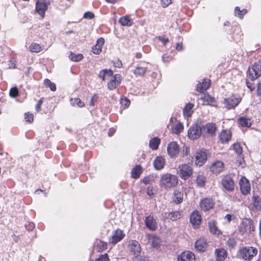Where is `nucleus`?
Wrapping results in <instances>:
<instances>
[{"mask_svg":"<svg viewBox=\"0 0 261 261\" xmlns=\"http://www.w3.org/2000/svg\"><path fill=\"white\" fill-rule=\"evenodd\" d=\"M177 176L169 173L162 175L160 180V185L165 188L174 187L177 185Z\"/></svg>","mask_w":261,"mask_h":261,"instance_id":"obj_1","label":"nucleus"},{"mask_svg":"<svg viewBox=\"0 0 261 261\" xmlns=\"http://www.w3.org/2000/svg\"><path fill=\"white\" fill-rule=\"evenodd\" d=\"M257 253V249L252 247H243L239 250L240 257L245 260H251Z\"/></svg>","mask_w":261,"mask_h":261,"instance_id":"obj_2","label":"nucleus"},{"mask_svg":"<svg viewBox=\"0 0 261 261\" xmlns=\"http://www.w3.org/2000/svg\"><path fill=\"white\" fill-rule=\"evenodd\" d=\"M221 184L223 189L228 192H232L234 190L235 184L230 174L223 176Z\"/></svg>","mask_w":261,"mask_h":261,"instance_id":"obj_3","label":"nucleus"},{"mask_svg":"<svg viewBox=\"0 0 261 261\" xmlns=\"http://www.w3.org/2000/svg\"><path fill=\"white\" fill-rule=\"evenodd\" d=\"M179 176L183 179H187L193 174V169L188 164L179 165L177 169Z\"/></svg>","mask_w":261,"mask_h":261,"instance_id":"obj_4","label":"nucleus"},{"mask_svg":"<svg viewBox=\"0 0 261 261\" xmlns=\"http://www.w3.org/2000/svg\"><path fill=\"white\" fill-rule=\"evenodd\" d=\"M261 74V65L258 63H255L251 68L248 70V78L253 81L259 77Z\"/></svg>","mask_w":261,"mask_h":261,"instance_id":"obj_5","label":"nucleus"},{"mask_svg":"<svg viewBox=\"0 0 261 261\" xmlns=\"http://www.w3.org/2000/svg\"><path fill=\"white\" fill-rule=\"evenodd\" d=\"M241 101V98L240 96L232 95L227 98H225L223 101L224 107L227 109L234 108L237 106Z\"/></svg>","mask_w":261,"mask_h":261,"instance_id":"obj_6","label":"nucleus"},{"mask_svg":"<svg viewBox=\"0 0 261 261\" xmlns=\"http://www.w3.org/2000/svg\"><path fill=\"white\" fill-rule=\"evenodd\" d=\"M202 131V128H201L197 124H194L188 130V137L192 140L197 139L201 135Z\"/></svg>","mask_w":261,"mask_h":261,"instance_id":"obj_7","label":"nucleus"},{"mask_svg":"<svg viewBox=\"0 0 261 261\" xmlns=\"http://www.w3.org/2000/svg\"><path fill=\"white\" fill-rule=\"evenodd\" d=\"M49 4V0H37L36 4V10L42 17H44L45 12Z\"/></svg>","mask_w":261,"mask_h":261,"instance_id":"obj_8","label":"nucleus"},{"mask_svg":"<svg viewBox=\"0 0 261 261\" xmlns=\"http://www.w3.org/2000/svg\"><path fill=\"white\" fill-rule=\"evenodd\" d=\"M125 236L123 230L117 229L113 232L112 236L109 238V243L114 245L121 241Z\"/></svg>","mask_w":261,"mask_h":261,"instance_id":"obj_9","label":"nucleus"},{"mask_svg":"<svg viewBox=\"0 0 261 261\" xmlns=\"http://www.w3.org/2000/svg\"><path fill=\"white\" fill-rule=\"evenodd\" d=\"M128 247L131 253H133L135 258L140 256L141 248L139 243L136 240H131L129 242Z\"/></svg>","mask_w":261,"mask_h":261,"instance_id":"obj_10","label":"nucleus"},{"mask_svg":"<svg viewBox=\"0 0 261 261\" xmlns=\"http://www.w3.org/2000/svg\"><path fill=\"white\" fill-rule=\"evenodd\" d=\"M122 77L119 74H116L113 76H111L110 81L108 83V88L110 90L115 89L118 86L121 82Z\"/></svg>","mask_w":261,"mask_h":261,"instance_id":"obj_11","label":"nucleus"},{"mask_svg":"<svg viewBox=\"0 0 261 261\" xmlns=\"http://www.w3.org/2000/svg\"><path fill=\"white\" fill-rule=\"evenodd\" d=\"M179 148L177 143L173 141L168 144L167 146V152L169 155L172 158H175L179 153Z\"/></svg>","mask_w":261,"mask_h":261,"instance_id":"obj_12","label":"nucleus"},{"mask_svg":"<svg viewBox=\"0 0 261 261\" xmlns=\"http://www.w3.org/2000/svg\"><path fill=\"white\" fill-rule=\"evenodd\" d=\"M239 185L240 187V190L243 195L248 194L250 191V185L249 180L243 177L240 180Z\"/></svg>","mask_w":261,"mask_h":261,"instance_id":"obj_13","label":"nucleus"},{"mask_svg":"<svg viewBox=\"0 0 261 261\" xmlns=\"http://www.w3.org/2000/svg\"><path fill=\"white\" fill-rule=\"evenodd\" d=\"M224 163L220 161H216L213 162L210 166V171L214 174L218 175L223 170Z\"/></svg>","mask_w":261,"mask_h":261,"instance_id":"obj_14","label":"nucleus"},{"mask_svg":"<svg viewBox=\"0 0 261 261\" xmlns=\"http://www.w3.org/2000/svg\"><path fill=\"white\" fill-rule=\"evenodd\" d=\"M207 154L202 150L197 151L195 154V163L197 166H201L207 160Z\"/></svg>","mask_w":261,"mask_h":261,"instance_id":"obj_15","label":"nucleus"},{"mask_svg":"<svg viewBox=\"0 0 261 261\" xmlns=\"http://www.w3.org/2000/svg\"><path fill=\"white\" fill-rule=\"evenodd\" d=\"M214 204L215 203L212 199L206 198L201 201L200 202V207L201 210L205 212L213 208Z\"/></svg>","mask_w":261,"mask_h":261,"instance_id":"obj_16","label":"nucleus"},{"mask_svg":"<svg viewBox=\"0 0 261 261\" xmlns=\"http://www.w3.org/2000/svg\"><path fill=\"white\" fill-rule=\"evenodd\" d=\"M201 217L197 211H194L190 216V222L195 228L198 227L201 223Z\"/></svg>","mask_w":261,"mask_h":261,"instance_id":"obj_17","label":"nucleus"},{"mask_svg":"<svg viewBox=\"0 0 261 261\" xmlns=\"http://www.w3.org/2000/svg\"><path fill=\"white\" fill-rule=\"evenodd\" d=\"M145 224L150 230L154 231L157 228V223L152 216L149 215L145 218Z\"/></svg>","mask_w":261,"mask_h":261,"instance_id":"obj_18","label":"nucleus"},{"mask_svg":"<svg viewBox=\"0 0 261 261\" xmlns=\"http://www.w3.org/2000/svg\"><path fill=\"white\" fill-rule=\"evenodd\" d=\"M178 261H195V257L194 253L189 251L183 252L177 257Z\"/></svg>","mask_w":261,"mask_h":261,"instance_id":"obj_19","label":"nucleus"},{"mask_svg":"<svg viewBox=\"0 0 261 261\" xmlns=\"http://www.w3.org/2000/svg\"><path fill=\"white\" fill-rule=\"evenodd\" d=\"M207 244L206 240L201 238L195 243V248L199 252H204L207 248Z\"/></svg>","mask_w":261,"mask_h":261,"instance_id":"obj_20","label":"nucleus"},{"mask_svg":"<svg viewBox=\"0 0 261 261\" xmlns=\"http://www.w3.org/2000/svg\"><path fill=\"white\" fill-rule=\"evenodd\" d=\"M233 149L239 156L237 161L239 162V165H242V163L244 162L243 155L242 154V147L240 143H234L233 145Z\"/></svg>","mask_w":261,"mask_h":261,"instance_id":"obj_21","label":"nucleus"},{"mask_svg":"<svg viewBox=\"0 0 261 261\" xmlns=\"http://www.w3.org/2000/svg\"><path fill=\"white\" fill-rule=\"evenodd\" d=\"M216 261H224L227 255L226 250L223 248L216 249L215 251Z\"/></svg>","mask_w":261,"mask_h":261,"instance_id":"obj_22","label":"nucleus"},{"mask_svg":"<svg viewBox=\"0 0 261 261\" xmlns=\"http://www.w3.org/2000/svg\"><path fill=\"white\" fill-rule=\"evenodd\" d=\"M219 140L222 143L228 142L231 138V133L229 130H223L221 132Z\"/></svg>","mask_w":261,"mask_h":261,"instance_id":"obj_23","label":"nucleus"},{"mask_svg":"<svg viewBox=\"0 0 261 261\" xmlns=\"http://www.w3.org/2000/svg\"><path fill=\"white\" fill-rule=\"evenodd\" d=\"M216 128V124L214 123H207L202 126L203 132L211 136L215 134Z\"/></svg>","mask_w":261,"mask_h":261,"instance_id":"obj_24","label":"nucleus"},{"mask_svg":"<svg viewBox=\"0 0 261 261\" xmlns=\"http://www.w3.org/2000/svg\"><path fill=\"white\" fill-rule=\"evenodd\" d=\"M251 221H242L239 226V231L244 234L245 232H250Z\"/></svg>","mask_w":261,"mask_h":261,"instance_id":"obj_25","label":"nucleus"},{"mask_svg":"<svg viewBox=\"0 0 261 261\" xmlns=\"http://www.w3.org/2000/svg\"><path fill=\"white\" fill-rule=\"evenodd\" d=\"M165 165V159L162 156H157L153 162V166L155 169L161 170Z\"/></svg>","mask_w":261,"mask_h":261,"instance_id":"obj_26","label":"nucleus"},{"mask_svg":"<svg viewBox=\"0 0 261 261\" xmlns=\"http://www.w3.org/2000/svg\"><path fill=\"white\" fill-rule=\"evenodd\" d=\"M210 86V80L208 79L203 80L202 83L199 82L197 86V90L200 92H203L206 90Z\"/></svg>","mask_w":261,"mask_h":261,"instance_id":"obj_27","label":"nucleus"},{"mask_svg":"<svg viewBox=\"0 0 261 261\" xmlns=\"http://www.w3.org/2000/svg\"><path fill=\"white\" fill-rule=\"evenodd\" d=\"M119 22L123 26H131L133 24V20L128 16L121 17L119 19Z\"/></svg>","mask_w":261,"mask_h":261,"instance_id":"obj_28","label":"nucleus"},{"mask_svg":"<svg viewBox=\"0 0 261 261\" xmlns=\"http://www.w3.org/2000/svg\"><path fill=\"white\" fill-rule=\"evenodd\" d=\"M204 105H214L215 103V98L208 94H204L200 98Z\"/></svg>","mask_w":261,"mask_h":261,"instance_id":"obj_29","label":"nucleus"},{"mask_svg":"<svg viewBox=\"0 0 261 261\" xmlns=\"http://www.w3.org/2000/svg\"><path fill=\"white\" fill-rule=\"evenodd\" d=\"M142 172V168L140 165H136L132 170V177L133 178L137 179Z\"/></svg>","mask_w":261,"mask_h":261,"instance_id":"obj_30","label":"nucleus"},{"mask_svg":"<svg viewBox=\"0 0 261 261\" xmlns=\"http://www.w3.org/2000/svg\"><path fill=\"white\" fill-rule=\"evenodd\" d=\"M148 242L151 243L153 247H158L160 243V239L155 236H151L150 234H147L146 236Z\"/></svg>","mask_w":261,"mask_h":261,"instance_id":"obj_31","label":"nucleus"},{"mask_svg":"<svg viewBox=\"0 0 261 261\" xmlns=\"http://www.w3.org/2000/svg\"><path fill=\"white\" fill-rule=\"evenodd\" d=\"M194 105L192 103H189L186 105L183 110V114L185 117H189L191 116L193 111L192 109Z\"/></svg>","mask_w":261,"mask_h":261,"instance_id":"obj_32","label":"nucleus"},{"mask_svg":"<svg viewBox=\"0 0 261 261\" xmlns=\"http://www.w3.org/2000/svg\"><path fill=\"white\" fill-rule=\"evenodd\" d=\"M209 229L211 233L215 234H219V230L218 229L216 223L214 220H211L208 222Z\"/></svg>","mask_w":261,"mask_h":261,"instance_id":"obj_33","label":"nucleus"},{"mask_svg":"<svg viewBox=\"0 0 261 261\" xmlns=\"http://www.w3.org/2000/svg\"><path fill=\"white\" fill-rule=\"evenodd\" d=\"M113 72L111 69H103L99 72V77L104 81L107 75L110 76L113 75Z\"/></svg>","mask_w":261,"mask_h":261,"instance_id":"obj_34","label":"nucleus"},{"mask_svg":"<svg viewBox=\"0 0 261 261\" xmlns=\"http://www.w3.org/2000/svg\"><path fill=\"white\" fill-rule=\"evenodd\" d=\"M160 143V140L158 138H153L150 140L149 147L152 150H156L158 148Z\"/></svg>","mask_w":261,"mask_h":261,"instance_id":"obj_35","label":"nucleus"},{"mask_svg":"<svg viewBox=\"0 0 261 261\" xmlns=\"http://www.w3.org/2000/svg\"><path fill=\"white\" fill-rule=\"evenodd\" d=\"M240 124L243 127H249L251 125V120L246 117H241L239 119Z\"/></svg>","mask_w":261,"mask_h":261,"instance_id":"obj_36","label":"nucleus"},{"mask_svg":"<svg viewBox=\"0 0 261 261\" xmlns=\"http://www.w3.org/2000/svg\"><path fill=\"white\" fill-rule=\"evenodd\" d=\"M252 201L256 209L261 211V198L258 196H254L252 197Z\"/></svg>","mask_w":261,"mask_h":261,"instance_id":"obj_37","label":"nucleus"},{"mask_svg":"<svg viewBox=\"0 0 261 261\" xmlns=\"http://www.w3.org/2000/svg\"><path fill=\"white\" fill-rule=\"evenodd\" d=\"M181 217V213L178 211H172L169 213L168 218L172 221H175Z\"/></svg>","mask_w":261,"mask_h":261,"instance_id":"obj_38","label":"nucleus"},{"mask_svg":"<svg viewBox=\"0 0 261 261\" xmlns=\"http://www.w3.org/2000/svg\"><path fill=\"white\" fill-rule=\"evenodd\" d=\"M184 126L180 122H177L173 128H172L173 132L175 134H179L182 132Z\"/></svg>","mask_w":261,"mask_h":261,"instance_id":"obj_39","label":"nucleus"},{"mask_svg":"<svg viewBox=\"0 0 261 261\" xmlns=\"http://www.w3.org/2000/svg\"><path fill=\"white\" fill-rule=\"evenodd\" d=\"M69 58L71 60L74 62H78L81 61L83 58V56L82 54H74L72 52H70V54L69 55Z\"/></svg>","mask_w":261,"mask_h":261,"instance_id":"obj_40","label":"nucleus"},{"mask_svg":"<svg viewBox=\"0 0 261 261\" xmlns=\"http://www.w3.org/2000/svg\"><path fill=\"white\" fill-rule=\"evenodd\" d=\"M197 186L199 187H203L205 186V177L202 175H199L196 180Z\"/></svg>","mask_w":261,"mask_h":261,"instance_id":"obj_41","label":"nucleus"},{"mask_svg":"<svg viewBox=\"0 0 261 261\" xmlns=\"http://www.w3.org/2000/svg\"><path fill=\"white\" fill-rule=\"evenodd\" d=\"M70 103L72 106H77L79 107L82 108L85 106V103L80 98H75L74 99H71Z\"/></svg>","mask_w":261,"mask_h":261,"instance_id":"obj_42","label":"nucleus"},{"mask_svg":"<svg viewBox=\"0 0 261 261\" xmlns=\"http://www.w3.org/2000/svg\"><path fill=\"white\" fill-rule=\"evenodd\" d=\"M183 199V194L179 191H175L174 200L176 203H180Z\"/></svg>","mask_w":261,"mask_h":261,"instance_id":"obj_43","label":"nucleus"},{"mask_svg":"<svg viewBox=\"0 0 261 261\" xmlns=\"http://www.w3.org/2000/svg\"><path fill=\"white\" fill-rule=\"evenodd\" d=\"M146 71V68L142 67H137L134 71V73L136 75L143 76Z\"/></svg>","mask_w":261,"mask_h":261,"instance_id":"obj_44","label":"nucleus"},{"mask_svg":"<svg viewBox=\"0 0 261 261\" xmlns=\"http://www.w3.org/2000/svg\"><path fill=\"white\" fill-rule=\"evenodd\" d=\"M44 84L46 87H49L51 91H55L56 90V85L52 83L49 80L45 79L44 81Z\"/></svg>","mask_w":261,"mask_h":261,"instance_id":"obj_45","label":"nucleus"},{"mask_svg":"<svg viewBox=\"0 0 261 261\" xmlns=\"http://www.w3.org/2000/svg\"><path fill=\"white\" fill-rule=\"evenodd\" d=\"M30 51L34 53H39L41 50V47L39 44L32 43L30 47Z\"/></svg>","mask_w":261,"mask_h":261,"instance_id":"obj_46","label":"nucleus"},{"mask_svg":"<svg viewBox=\"0 0 261 261\" xmlns=\"http://www.w3.org/2000/svg\"><path fill=\"white\" fill-rule=\"evenodd\" d=\"M234 13L236 15H237L238 17L241 18L243 15L247 13V10L243 9L242 11H241L239 7H236L234 10Z\"/></svg>","mask_w":261,"mask_h":261,"instance_id":"obj_47","label":"nucleus"},{"mask_svg":"<svg viewBox=\"0 0 261 261\" xmlns=\"http://www.w3.org/2000/svg\"><path fill=\"white\" fill-rule=\"evenodd\" d=\"M19 91L17 87H14L12 88L9 92V95L11 97L15 98L18 95Z\"/></svg>","mask_w":261,"mask_h":261,"instance_id":"obj_48","label":"nucleus"},{"mask_svg":"<svg viewBox=\"0 0 261 261\" xmlns=\"http://www.w3.org/2000/svg\"><path fill=\"white\" fill-rule=\"evenodd\" d=\"M252 82L253 81H251L248 78L246 80V82L247 87L250 89L251 91H252L255 88V85Z\"/></svg>","mask_w":261,"mask_h":261,"instance_id":"obj_49","label":"nucleus"},{"mask_svg":"<svg viewBox=\"0 0 261 261\" xmlns=\"http://www.w3.org/2000/svg\"><path fill=\"white\" fill-rule=\"evenodd\" d=\"M97 246L99 247V250H104L107 249L108 244L106 242L99 241L97 242Z\"/></svg>","mask_w":261,"mask_h":261,"instance_id":"obj_50","label":"nucleus"},{"mask_svg":"<svg viewBox=\"0 0 261 261\" xmlns=\"http://www.w3.org/2000/svg\"><path fill=\"white\" fill-rule=\"evenodd\" d=\"M154 177L152 175H148L143 179V182L145 184H149L153 180Z\"/></svg>","mask_w":261,"mask_h":261,"instance_id":"obj_51","label":"nucleus"},{"mask_svg":"<svg viewBox=\"0 0 261 261\" xmlns=\"http://www.w3.org/2000/svg\"><path fill=\"white\" fill-rule=\"evenodd\" d=\"M120 103L124 108H126L129 106L130 101L126 98H122L121 99Z\"/></svg>","mask_w":261,"mask_h":261,"instance_id":"obj_52","label":"nucleus"},{"mask_svg":"<svg viewBox=\"0 0 261 261\" xmlns=\"http://www.w3.org/2000/svg\"><path fill=\"white\" fill-rule=\"evenodd\" d=\"M94 14L93 12L88 11L84 14L83 18L88 19H92L94 17Z\"/></svg>","mask_w":261,"mask_h":261,"instance_id":"obj_53","label":"nucleus"},{"mask_svg":"<svg viewBox=\"0 0 261 261\" xmlns=\"http://www.w3.org/2000/svg\"><path fill=\"white\" fill-rule=\"evenodd\" d=\"M92 51L94 54L98 55L101 51V47L96 44L92 47Z\"/></svg>","mask_w":261,"mask_h":261,"instance_id":"obj_54","label":"nucleus"},{"mask_svg":"<svg viewBox=\"0 0 261 261\" xmlns=\"http://www.w3.org/2000/svg\"><path fill=\"white\" fill-rule=\"evenodd\" d=\"M96 261H109V259L107 254L101 255Z\"/></svg>","mask_w":261,"mask_h":261,"instance_id":"obj_55","label":"nucleus"},{"mask_svg":"<svg viewBox=\"0 0 261 261\" xmlns=\"http://www.w3.org/2000/svg\"><path fill=\"white\" fill-rule=\"evenodd\" d=\"M25 119L28 122H32L33 121V115L29 113H25Z\"/></svg>","mask_w":261,"mask_h":261,"instance_id":"obj_56","label":"nucleus"},{"mask_svg":"<svg viewBox=\"0 0 261 261\" xmlns=\"http://www.w3.org/2000/svg\"><path fill=\"white\" fill-rule=\"evenodd\" d=\"M256 95L261 101V83H258L257 84Z\"/></svg>","mask_w":261,"mask_h":261,"instance_id":"obj_57","label":"nucleus"},{"mask_svg":"<svg viewBox=\"0 0 261 261\" xmlns=\"http://www.w3.org/2000/svg\"><path fill=\"white\" fill-rule=\"evenodd\" d=\"M43 103V98H41L36 105L35 108L37 112H39L41 110V107Z\"/></svg>","mask_w":261,"mask_h":261,"instance_id":"obj_58","label":"nucleus"},{"mask_svg":"<svg viewBox=\"0 0 261 261\" xmlns=\"http://www.w3.org/2000/svg\"><path fill=\"white\" fill-rule=\"evenodd\" d=\"M158 39L164 45H165L169 41L168 38L166 37L160 36L159 37Z\"/></svg>","mask_w":261,"mask_h":261,"instance_id":"obj_59","label":"nucleus"},{"mask_svg":"<svg viewBox=\"0 0 261 261\" xmlns=\"http://www.w3.org/2000/svg\"><path fill=\"white\" fill-rule=\"evenodd\" d=\"M171 3V0H161V4L164 8L167 7Z\"/></svg>","mask_w":261,"mask_h":261,"instance_id":"obj_60","label":"nucleus"},{"mask_svg":"<svg viewBox=\"0 0 261 261\" xmlns=\"http://www.w3.org/2000/svg\"><path fill=\"white\" fill-rule=\"evenodd\" d=\"M104 42L105 39L101 37L97 39L96 45H98V46H100V47H102L103 44H104Z\"/></svg>","mask_w":261,"mask_h":261,"instance_id":"obj_61","label":"nucleus"},{"mask_svg":"<svg viewBox=\"0 0 261 261\" xmlns=\"http://www.w3.org/2000/svg\"><path fill=\"white\" fill-rule=\"evenodd\" d=\"M227 245L229 247L233 248L236 246V243L233 239H229L227 241Z\"/></svg>","mask_w":261,"mask_h":261,"instance_id":"obj_62","label":"nucleus"},{"mask_svg":"<svg viewBox=\"0 0 261 261\" xmlns=\"http://www.w3.org/2000/svg\"><path fill=\"white\" fill-rule=\"evenodd\" d=\"M97 98L98 96L96 94H94L91 99L90 105L93 106L94 105V102L97 100Z\"/></svg>","mask_w":261,"mask_h":261,"instance_id":"obj_63","label":"nucleus"},{"mask_svg":"<svg viewBox=\"0 0 261 261\" xmlns=\"http://www.w3.org/2000/svg\"><path fill=\"white\" fill-rule=\"evenodd\" d=\"M114 66L115 67L120 68L122 66V64L120 60H117L115 62H114Z\"/></svg>","mask_w":261,"mask_h":261,"instance_id":"obj_64","label":"nucleus"}]
</instances>
